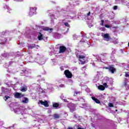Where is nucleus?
<instances>
[{
	"label": "nucleus",
	"instance_id": "nucleus-22",
	"mask_svg": "<svg viewBox=\"0 0 129 129\" xmlns=\"http://www.w3.org/2000/svg\"><path fill=\"white\" fill-rule=\"evenodd\" d=\"M104 96H103V95H102V94H100L98 96V99H104Z\"/></svg>",
	"mask_w": 129,
	"mask_h": 129
},
{
	"label": "nucleus",
	"instance_id": "nucleus-48",
	"mask_svg": "<svg viewBox=\"0 0 129 129\" xmlns=\"http://www.w3.org/2000/svg\"><path fill=\"white\" fill-rule=\"evenodd\" d=\"M60 70L61 71H63V70H64V68H63V67H60Z\"/></svg>",
	"mask_w": 129,
	"mask_h": 129
},
{
	"label": "nucleus",
	"instance_id": "nucleus-26",
	"mask_svg": "<svg viewBox=\"0 0 129 129\" xmlns=\"http://www.w3.org/2000/svg\"><path fill=\"white\" fill-rule=\"evenodd\" d=\"M53 117H54V118H59V117H60V115L58 114H55L53 115Z\"/></svg>",
	"mask_w": 129,
	"mask_h": 129
},
{
	"label": "nucleus",
	"instance_id": "nucleus-51",
	"mask_svg": "<svg viewBox=\"0 0 129 129\" xmlns=\"http://www.w3.org/2000/svg\"><path fill=\"white\" fill-rule=\"evenodd\" d=\"M88 16H90V12L88 13Z\"/></svg>",
	"mask_w": 129,
	"mask_h": 129
},
{
	"label": "nucleus",
	"instance_id": "nucleus-16",
	"mask_svg": "<svg viewBox=\"0 0 129 129\" xmlns=\"http://www.w3.org/2000/svg\"><path fill=\"white\" fill-rule=\"evenodd\" d=\"M96 86L98 87V89H99V90H101V91H103L104 90V89H105V87L102 85H99L97 86V84H96Z\"/></svg>",
	"mask_w": 129,
	"mask_h": 129
},
{
	"label": "nucleus",
	"instance_id": "nucleus-33",
	"mask_svg": "<svg viewBox=\"0 0 129 129\" xmlns=\"http://www.w3.org/2000/svg\"><path fill=\"white\" fill-rule=\"evenodd\" d=\"M39 92H41V93L44 92V90L41 88H39Z\"/></svg>",
	"mask_w": 129,
	"mask_h": 129
},
{
	"label": "nucleus",
	"instance_id": "nucleus-7",
	"mask_svg": "<svg viewBox=\"0 0 129 129\" xmlns=\"http://www.w3.org/2000/svg\"><path fill=\"white\" fill-rule=\"evenodd\" d=\"M24 95L21 93H19V92H16L15 93H14V97L15 98H22V97H24Z\"/></svg>",
	"mask_w": 129,
	"mask_h": 129
},
{
	"label": "nucleus",
	"instance_id": "nucleus-5",
	"mask_svg": "<svg viewBox=\"0 0 129 129\" xmlns=\"http://www.w3.org/2000/svg\"><path fill=\"white\" fill-rule=\"evenodd\" d=\"M102 36L104 38V40H105V41H107V42H108V41L110 40V36H109V34L108 33H102Z\"/></svg>",
	"mask_w": 129,
	"mask_h": 129
},
{
	"label": "nucleus",
	"instance_id": "nucleus-60",
	"mask_svg": "<svg viewBox=\"0 0 129 129\" xmlns=\"http://www.w3.org/2000/svg\"><path fill=\"white\" fill-rule=\"evenodd\" d=\"M115 111H117V110H115Z\"/></svg>",
	"mask_w": 129,
	"mask_h": 129
},
{
	"label": "nucleus",
	"instance_id": "nucleus-27",
	"mask_svg": "<svg viewBox=\"0 0 129 129\" xmlns=\"http://www.w3.org/2000/svg\"><path fill=\"white\" fill-rule=\"evenodd\" d=\"M53 106L55 108H57V107H58L59 106V104H58L57 103H55L53 104Z\"/></svg>",
	"mask_w": 129,
	"mask_h": 129
},
{
	"label": "nucleus",
	"instance_id": "nucleus-53",
	"mask_svg": "<svg viewBox=\"0 0 129 129\" xmlns=\"http://www.w3.org/2000/svg\"><path fill=\"white\" fill-rule=\"evenodd\" d=\"M74 117L75 118H77V117H76V115H75L74 116Z\"/></svg>",
	"mask_w": 129,
	"mask_h": 129
},
{
	"label": "nucleus",
	"instance_id": "nucleus-55",
	"mask_svg": "<svg viewBox=\"0 0 129 129\" xmlns=\"http://www.w3.org/2000/svg\"><path fill=\"white\" fill-rule=\"evenodd\" d=\"M14 127V126H11V127H9V128H13Z\"/></svg>",
	"mask_w": 129,
	"mask_h": 129
},
{
	"label": "nucleus",
	"instance_id": "nucleus-47",
	"mask_svg": "<svg viewBox=\"0 0 129 129\" xmlns=\"http://www.w3.org/2000/svg\"><path fill=\"white\" fill-rule=\"evenodd\" d=\"M60 98H61L62 100H63V99H64V95H61L60 96Z\"/></svg>",
	"mask_w": 129,
	"mask_h": 129
},
{
	"label": "nucleus",
	"instance_id": "nucleus-44",
	"mask_svg": "<svg viewBox=\"0 0 129 129\" xmlns=\"http://www.w3.org/2000/svg\"><path fill=\"white\" fill-rule=\"evenodd\" d=\"M113 10H117V6H114Z\"/></svg>",
	"mask_w": 129,
	"mask_h": 129
},
{
	"label": "nucleus",
	"instance_id": "nucleus-30",
	"mask_svg": "<svg viewBox=\"0 0 129 129\" xmlns=\"http://www.w3.org/2000/svg\"><path fill=\"white\" fill-rule=\"evenodd\" d=\"M59 87H60L61 88H64V87H65V85L61 84L59 85Z\"/></svg>",
	"mask_w": 129,
	"mask_h": 129
},
{
	"label": "nucleus",
	"instance_id": "nucleus-49",
	"mask_svg": "<svg viewBox=\"0 0 129 129\" xmlns=\"http://www.w3.org/2000/svg\"><path fill=\"white\" fill-rule=\"evenodd\" d=\"M63 101H64V102H67V99H63Z\"/></svg>",
	"mask_w": 129,
	"mask_h": 129
},
{
	"label": "nucleus",
	"instance_id": "nucleus-52",
	"mask_svg": "<svg viewBox=\"0 0 129 129\" xmlns=\"http://www.w3.org/2000/svg\"><path fill=\"white\" fill-rule=\"evenodd\" d=\"M78 129H85L84 128L78 127Z\"/></svg>",
	"mask_w": 129,
	"mask_h": 129
},
{
	"label": "nucleus",
	"instance_id": "nucleus-21",
	"mask_svg": "<svg viewBox=\"0 0 129 129\" xmlns=\"http://www.w3.org/2000/svg\"><path fill=\"white\" fill-rule=\"evenodd\" d=\"M4 9H5V10L7 9V11L8 12V13H11V12H12V10L10 9V8L7 5H5L4 6Z\"/></svg>",
	"mask_w": 129,
	"mask_h": 129
},
{
	"label": "nucleus",
	"instance_id": "nucleus-59",
	"mask_svg": "<svg viewBox=\"0 0 129 129\" xmlns=\"http://www.w3.org/2000/svg\"><path fill=\"white\" fill-rule=\"evenodd\" d=\"M38 77H41V76H39Z\"/></svg>",
	"mask_w": 129,
	"mask_h": 129
},
{
	"label": "nucleus",
	"instance_id": "nucleus-14",
	"mask_svg": "<svg viewBox=\"0 0 129 129\" xmlns=\"http://www.w3.org/2000/svg\"><path fill=\"white\" fill-rule=\"evenodd\" d=\"M22 92H26L28 90V87L26 86H23L20 88Z\"/></svg>",
	"mask_w": 129,
	"mask_h": 129
},
{
	"label": "nucleus",
	"instance_id": "nucleus-3",
	"mask_svg": "<svg viewBox=\"0 0 129 129\" xmlns=\"http://www.w3.org/2000/svg\"><path fill=\"white\" fill-rule=\"evenodd\" d=\"M37 8L36 7H32L30 8L29 16H32L36 15V11Z\"/></svg>",
	"mask_w": 129,
	"mask_h": 129
},
{
	"label": "nucleus",
	"instance_id": "nucleus-15",
	"mask_svg": "<svg viewBox=\"0 0 129 129\" xmlns=\"http://www.w3.org/2000/svg\"><path fill=\"white\" fill-rule=\"evenodd\" d=\"M23 72L25 75H29V74H31V70L29 69H26L24 71H23Z\"/></svg>",
	"mask_w": 129,
	"mask_h": 129
},
{
	"label": "nucleus",
	"instance_id": "nucleus-29",
	"mask_svg": "<svg viewBox=\"0 0 129 129\" xmlns=\"http://www.w3.org/2000/svg\"><path fill=\"white\" fill-rule=\"evenodd\" d=\"M9 98H10V96H5L4 97V99L6 101H7V100L9 99Z\"/></svg>",
	"mask_w": 129,
	"mask_h": 129
},
{
	"label": "nucleus",
	"instance_id": "nucleus-1",
	"mask_svg": "<svg viewBox=\"0 0 129 129\" xmlns=\"http://www.w3.org/2000/svg\"><path fill=\"white\" fill-rule=\"evenodd\" d=\"M10 107H13V110L15 113H19V112L22 113V111L25 110V108L19 106L18 103H12L10 105Z\"/></svg>",
	"mask_w": 129,
	"mask_h": 129
},
{
	"label": "nucleus",
	"instance_id": "nucleus-17",
	"mask_svg": "<svg viewBox=\"0 0 129 129\" xmlns=\"http://www.w3.org/2000/svg\"><path fill=\"white\" fill-rule=\"evenodd\" d=\"M23 103H28L29 102V99L27 97H23V99L21 100Z\"/></svg>",
	"mask_w": 129,
	"mask_h": 129
},
{
	"label": "nucleus",
	"instance_id": "nucleus-6",
	"mask_svg": "<svg viewBox=\"0 0 129 129\" xmlns=\"http://www.w3.org/2000/svg\"><path fill=\"white\" fill-rule=\"evenodd\" d=\"M116 2V4H120V2H121L122 5H125V6H127L128 8H129V3H127L126 0H115Z\"/></svg>",
	"mask_w": 129,
	"mask_h": 129
},
{
	"label": "nucleus",
	"instance_id": "nucleus-35",
	"mask_svg": "<svg viewBox=\"0 0 129 129\" xmlns=\"http://www.w3.org/2000/svg\"><path fill=\"white\" fill-rule=\"evenodd\" d=\"M79 93H80V92H75V93L74 94V96H76V95H77V94H79Z\"/></svg>",
	"mask_w": 129,
	"mask_h": 129
},
{
	"label": "nucleus",
	"instance_id": "nucleus-43",
	"mask_svg": "<svg viewBox=\"0 0 129 129\" xmlns=\"http://www.w3.org/2000/svg\"><path fill=\"white\" fill-rule=\"evenodd\" d=\"M103 23H104V21L101 20V26H103Z\"/></svg>",
	"mask_w": 129,
	"mask_h": 129
},
{
	"label": "nucleus",
	"instance_id": "nucleus-34",
	"mask_svg": "<svg viewBox=\"0 0 129 129\" xmlns=\"http://www.w3.org/2000/svg\"><path fill=\"white\" fill-rule=\"evenodd\" d=\"M125 77H129V72H126L125 74ZM129 83V81H128Z\"/></svg>",
	"mask_w": 129,
	"mask_h": 129
},
{
	"label": "nucleus",
	"instance_id": "nucleus-12",
	"mask_svg": "<svg viewBox=\"0 0 129 129\" xmlns=\"http://www.w3.org/2000/svg\"><path fill=\"white\" fill-rule=\"evenodd\" d=\"M76 106H75V104H71L70 105V106H69V108L71 111V112H73V111H74V110H75V108H76Z\"/></svg>",
	"mask_w": 129,
	"mask_h": 129
},
{
	"label": "nucleus",
	"instance_id": "nucleus-56",
	"mask_svg": "<svg viewBox=\"0 0 129 129\" xmlns=\"http://www.w3.org/2000/svg\"><path fill=\"white\" fill-rule=\"evenodd\" d=\"M10 64H14L13 63H12V62H10Z\"/></svg>",
	"mask_w": 129,
	"mask_h": 129
},
{
	"label": "nucleus",
	"instance_id": "nucleus-19",
	"mask_svg": "<svg viewBox=\"0 0 129 129\" xmlns=\"http://www.w3.org/2000/svg\"><path fill=\"white\" fill-rule=\"evenodd\" d=\"M92 99L93 100H94V101H95V102H96V103H98V104H99L100 103V101H99V100L96 99L95 97H92Z\"/></svg>",
	"mask_w": 129,
	"mask_h": 129
},
{
	"label": "nucleus",
	"instance_id": "nucleus-39",
	"mask_svg": "<svg viewBox=\"0 0 129 129\" xmlns=\"http://www.w3.org/2000/svg\"><path fill=\"white\" fill-rule=\"evenodd\" d=\"M64 25L66 26V27H70V25L67 22L64 23Z\"/></svg>",
	"mask_w": 129,
	"mask_h": 129
},
{
	"label": "nucleus",
	"instance_id": "nucleus-4",
	"mask_svg": "<svg viewBox=\"0 0 129 129\" xmlns=\"http://www.w3.org/2000/svg\"><path fill=\"white\" fill-rule=\"evenodd\" d=\"M105 69H108L109 72H110V73H112V74H113L114 72H116V69H115L113 66H110L109 67L105 68Z\"/></svg>",
	"mask_w": 129,
	"mask_h": 129
},
{
	"label": "nucleus",
	"instance_id": "nucleus-11",
	"mask_svg": "<svg viewBox=\"0 0 129 129\" xmlns=\"http://www.w3.org/2000/svg\"><path fill=\"white\" fill-rule=\"evenodd\" d=\"M42 32H43V31L40 30V32L38 33V39L40 41L42 40H44V39H45V36H43V34H42Z\"/></svg>",
	"mask_w": 129,
	"mask_h": 129
},
{
	"label": "nucleus",
	"instance_id": "nucleus-40",
	"mask_svg": "<svg viewBox=\"0 0 129 129\" xmlns=\"http://www.w3.org/2000/svg\"><path fill=\"white\" fill-rule=\"evenodd\" d=\"M125 68L126 70H129V65L125 66Z\"/></svg>",
	"mask_w": 129,
	"mask_h": 129
},
{
	"label": "nucleus",
	"instance_id": "nucleus-37",
	"mask_svg": "<svg viewBox=\"0 0 129 129\" xmlns=\"http://www.w3.org/2000/svg\"><path fill=\"white\" fill-rule=\"evenodd\" d=\"M100 31H102L103 32H104L105 31V28L104 27H102L100 28Z\"/></svg>",
	"mask_w": 129,
	"mask_h": 129
},
{
	"label": "nucleus",
	"instance_id": "nucleus-13",
	"mask_svg": "<svg viewBox=\"0 0 129 129\" xmlns=\"http://www.w3.org/2000/svg\"><path fill=\"white\" fill-rule=\"evenodd\" d=\"M66 51V47L64 46H61L59 47V53H64Z\"/></svg>",
	"mask_w": 129,
	"mask_h": 129
},
{
	"label": "nucleus",
	"instance_id": "nucleus-25",
	"mask_svg": "<svg viewBox=\"0 0 129 129\" xmlns=\"http://www.w3.org/2000/svg\"><path fill=\"white\" fill-rule=\"evenodd\" d=\"M47 88L48 89H52V88H53V85L51 84H48L47 85Z\"/></svg>",
	"mask_w": 129,
	"mask_h": 129
},
{
	"label": "nucleus",
	"instance_id": "nucleus-31",
	"mask_svg": "<svg viewBox=\"0 0 129 129\" xmlns=\"http://www.w3.org/2000/svg\"><path fill=\"white\" fill-rule=\"evenodd\" d=\"M83 107L84 108H87L86 107H87V104H83V107Z\"/></svg>",
	"mask_w": 129,
	"mask_h": 129
},
{
	"label": "nucleus",
	"instance_id": "nucleus-54",
	"mask_svg": "<svg viewBox=\"0 0 129 129\" xmlns=\"http://www.w3.org/2000/svg\"><path fill=\"white\" fill-rule=\"evenodd\" d=\"M84 68H85V67H84L82 68V70H83V69H84Z\"/></svg>",
	"mask_w": 129,
	"mask_h": 129
},
{
	"label": "nucleus",
	"instance_id": "nucleus-50",
	"mask_svg": "<svg viewBox=\"0 0 129 129\" xmlns=\"http://www.w3.org/2000/svg\"><path fill=\"white\" fill-rule=\"evenodd\" d=\"M16 2H22L23 0H15Z\"/></svg>",
	"mask_w": 129,
	"mask_h": 129
},
{
	"label": "nucleus",
	"instance_id": "nucleus-41",
	"mask_svg": "<svg viewBox=\"0 0 129 129\" xmlns=\"http://www.w3.org/2000/svg\"><path fill=\"white\" fill-rule=\"evenodd\" d=\"M18 84H19V83L18 82H17L16 84H11V86H16V85H18Z\"/></svg>",
	"mask_w": 129,
	"mask_h": 129
},
{
	"label": "nucleus",
	"instance_id": "nucleus-9",
	"mask_svg": "<svg viewBox=\"0 0 129 129\" xmlns=\"http://www.w3.org/2000/svg\"><path fill=\"white\" fill-rule=\"evenodd\" d=\"M64 75H66L67 78H72V73L69 71V70H66L64 71Z\"/></svg>",
	"mask_w": 129,
	"mask_h": 129
},
{
	"label": "nucleus",
	"instance_id": "nucleus-20",
	"mask_svg": "<svg viewBox=\"0 0 129 129\" xmlns=\"http://www.w3.org/2000/svg\"><path fill=\"white\" fill-rule=\"evenodd\" d=\"M124 86L127 90H129V85L126 81L124 82Z\"/></svg>",
	"mask_w": 129,
	"mask_h": 129
},
{
	"label": "nucleus",
	"instance_id": "nucleus-42",
	"mask_svg": "<svg viewBox=\"0 0 129 129\" xmlns=\"http://www.w3.org/2000/svg\"><path fill=\"white\" fill-rule=\"evenodd\" d=\"M4 123H5L4 122V121H0V126H2V125H4Z\"/></svg>",
	"mask_w": 129,
	"mask_h": 129
},
{
	"label": "nucleus",
	"instance_id": "nucleus-23",
	"mask_svg": "<svg viewBox=\"0 0 129 129\" xmlns=\"http://www.w3.org/2000/svg\"><path fill=\"white\" fill-rule=\"evenodd\" d=\"M28 48L29 49H33V48H36V45L32 44L28 45Z\"/></svg>",
	"mask_w": 129,
	"mask_h": 129
},
{
	"label": "nucleus",
	"instance_id": "nucleus-32",
	"mask_svg": "<svg viewBox=\"0 0 129 129\" xmlns=\"http://www.w3.org/2000/svg\"><path fill=\"white\" fill-rule=\"evenodd\" d=\"M108 106H109V107H113V104L111 103H109Z\"/></svg>",
	"mask_w": 129,
	"mask_h": 129
},
{
	"label": "nucleus",
	"instance_id": "nucleus-28",
	"mask_svg": "<svg viewBox=\"0 0 129 129\" xmlns=\"http://www.w3.org/2000/svg\"><path fill=\"white\" fill-rule=\"evenodd\" d=\"M78 100L79 101H84V99L83 98H81V97H79V98L78 99Z\"/></svg>",
	"mask_w": 129,
	"mask_h": 129
},
{
	"label": "nucleus",
	"instance_id": "nucleus-10",
	"mask_svg": "<svg viewBox=\"0 0 129 129\" xmlns=\"http://www.w3.org/2000/svg\"><path fill=\"white\" fill-rule=\"evenodd\" d=\"M38 104H41V105H44L45 107H48L49 106V104L47 101H43L42 100H39L38 102Z\"/></svg>",
	"mask_w": 129,
	"mask_h": 129
},
{
	"label": "nucleus",
	"instance_id": "nucleus-57",
	"mask_svg": "<svg viewBox=\"0 0 129 129\" xmlns=\"http://www.w3.org/2000/svg\"><path fill=\"white\" fill-rule=\"evenodd\" d=\"M2 34H5V32H3Z\"/></svg>",
	"mask_w": 129,
	"mask_h": 129
},
{
	"label": "nucleus",
	"instance_id": "nucleus-18",
	"mask_svg": "<svg viewBox=\"0 0 129 129\" xmlns=\"http://www.w3.org/2000/svg\"><path fill=\"white\" fill-rule=\"evenodd\" d=\"M98 80H99V76H98V75H97L93 80V82H94V83H95L97 82V81H98Z\"/></svg>",
	"mask_w": 129,
	"mask_h": 129
},
{
	"label": "nucleus",
	"instance_id": "nucleus-24",
	"mask_svg": "<svg viewBox=\"0 0 129 129\" xmlns=\"http://www.w3.org/2000/svg\"><path fill=\"white\" fill-rule=\"evenodd\" d=\"M8 91V89L5 88H2V94H3V93H7Z\"/></svg>",
	"mask_w": 129,
	"mask_h": 129
},
{
	"label": "nucleus",
	"instance_id": "nucleus-2",
	"mask_svg": "<svg viewBox=\"0 0 129 129\" xmlns=\"http://www.w3.org/2000/svg\"><path fill=\"white\" fill-rule=\"evenodd\" d=\"M77 57L78 58L79 60V64H82V65H84L88 62L87 57L85 56V54H77Z\"/></svg>",
	"mask_w": 129,
	"mask_h": 129
},
{
	"label": "nucleus",
	"instance_id": "nucleus-36",
	"mask_svg": "<svg viewBox=\"0 0 129 129\" xmlns=\"http://www.w3.org/2000/svg\"><path fill=\"white\" fill-rule=\"evenodd\" d=\"M105 28H107L108 29H109V28H110V27H111V26H110V25H109L106 24V25H105Z\"/></svg>",
	"mask_w": 129,
	"mask_h": 129
},
{
	"label": "nucleus",
	"instance_id": "nucleus-38",
	"mask_svg": "<svg viewBox=\"0 0 129 129\" xmlns=\"http://www.w3.org/2000/svg\"><path fill=\"white\" fill-rule=\"evenodd\" d=\"M114 44H118L119 43L118 39H116L114 41Z\"/></svg>",
	"mask_w": 129,
	"mask_h": 129
},
{
	"label": "nucleus",
	"instance_id": "nucleus-45",
	"mask_svg": "<svg viewBox=\"0 0 129 129\" xmlns=\"http://www.w3.org/2000/svg\"><path fill=\"white\" fill-rule=\"evenodd\" d=\"M69 82L70 83H73V81H72V80H71V79H69Z\"/></svg>",
	"mask_w": 129,
	"mask_h": 129
},
{
	"label": "nucleus",
	"instance_id": "nucleus-58",
	"mask_svg": "<svg viewBox=\"0 0 129 129\" xmlns=\"http://www.w3.org/2000/svg\"><path fill=\"white\" fill-rule=\"evenodd\" d=\"M0 96H2V94H0Z\"/></svg>",
	"mask_w": 129,
	"mask_h": 129
},
{
	"label": "nucleus",
	"instance_id": "nucleus-8",
	"mask_svg": "<svg viewBox=\"0 0 129 129\" xmlns=\"http://www.w3.org/2000/svg\"><path fill=\"white\" fill-rule=\"evenodd\" d=\"M41 29L43 31H47L48 32H49V33H51V32H53V28H51L48 27L46 26H42L41 27Z\"/></svg>",
	"mask_w": 129,
	"mask_h": 129
},
{
	"label": "nucleus",
	"instance_id": "nucleus-46",
	"mask_svg": "<svg viewBox=\"0 0 129 129\" xmlns=\"http://www.w3.org/2000/svg\"><path fill=\"white\" fill-rule=\"evenodd\" d=\"M103 86H104V87H107V84H106V83H104L103 84Z\"/></svg>",
	"mask_w": 129,
	"mask_h": 129
}]
</instances>
